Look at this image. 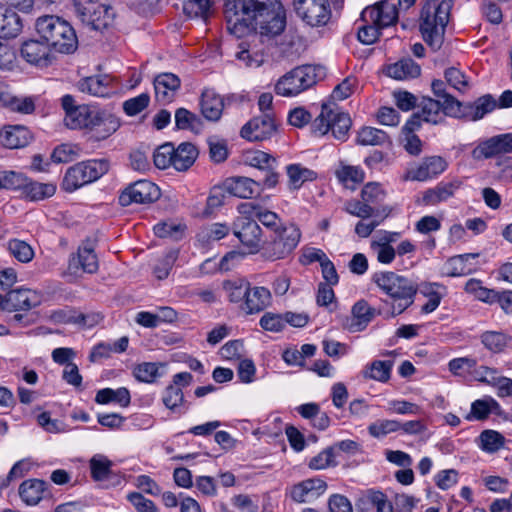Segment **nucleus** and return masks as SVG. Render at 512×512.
I'll return each mask as SVG.
<instances>
[{"label": "nucleus", "instance_id": "obj_51", "mask_svg": "<svg viewBox=\"0 0 512 512\" xmlns=\"http://www.w3.org/2000/svg\"><path fill=\"white\" fill-rule=\"evenodd\" d=\"M505 445V437L495 430H484L479 435V447L488 453H495Z\"/></svg>", "mask_w": 512, "mask_h": 512}, {"label": "nucleus", "instance_id": "obj_63", "mask_svg": "<svg viewBox=\"0 0 512 512\" xmlns=\"http://www.w3.org/2000/svg\"><path fill=\"white\" fill-rule=\"evenodd\" d=\"M245 159L246 163H248L250 166L262 171L266 168L277 166V159L275 157L260 150L248 152L245 156Z\"/></svg>", "mask_w": 512, "mask_h": 512}, {"label": "nucleus", "instance_id": "obj_33", "mask_svg": "<svg viewBox=\"0 0 512 512\" xmlns=\"http://www.w3.org/2000/svg\"><path fill=\"white\" fill-rule=\"evenodd\" d=\"M22 57L34 65H47L49 46L38 40L25 41L21 47Z\"/></svg>", "mask_w": 512, "mask_h": 512}, {"label": "nucleus", "instance_id": "obj_53", "mask_svg": "<svg viewBox=\"0 0 512 512\" xmlns=\"http://www.w3.org/2000/svg\"><path fill=\"white\" fill-rule=\"evenodd\" d=\"M250 283L244 279H235L225 281L223 288L226 291L228 298L233 303H243L246 299V294Z\"/></svg>", "mask_w": 512, "mask_h": 512}, {"label": "nucleus", "instance_id": "obj_47", "mask_svg": "<svg viewBox=\"0 0 512 512\" xmlns=\"http://www.w3.org/2000/svg\"><path fill=\"white\" fill-rule=\"evenodd\" d=\"M163 403L168 409L179 413H185L189 408L184 400L182 389L171 384L165 389Z\"/></svg>", "mask_w": 512, "mask_h": 512}, {"label": "nucleus", "instance_id": "obj_8", "mask_svg": "<svg viewBox=\"0 0 512 512\" xmlns=\"http://www.w3.org/2000/svg\"><path fill=\"white\" fill-rule=\"evenodd\" d=\"M301 239V231L294 224H288L273 231L269 240L262 245L265 259L276 261L288 257L296 249Z\"/></svg>", "mask_w": 512, "mask_h": 512}, {"label": "nucleus", "instance_id": "obj_62", "mask_svg": "<svg viewBox=\"0 0 512 512\" xmlns=\"http://www.w3.org/2000/svg\"><path fill=\"white\" fill-rule=\"evenodd\" d=\"M392 209L388 206H383L381 208V213L383 214L380 219H377V217H372L370 221L361 220L357 222L355 225V233L361 237V238H367L369 237L372 232L375 230L377 226L381 224V222L389 216Z\"/></svg>", "mask_w": 512, "mask_h": 512}, {"label": "nucleus", "instance_id": "obj_50", "mask_svg": "<svg viewBox=\"0 0 512 512\" xmlns=\"http://www.w3.org/2000/svg\"><path fill=\"white\" fill-rule=\"evenodd\" d=\"M477 254L467 253L451 257L446 263V275L449 277H460L468 275L472 269L467 265V260L476 258Z\"/></svg>", "mask_w": 512, "mask_h": 512}, {"label": "nucleus", "instance_id": "obj_37", "mask_svg": "<svg viewBox=\"0 0 512 512\" xmlns=\"http://www.w3.org/2000/svg\"><path fill=\"white\" fill-rule=\"evenodd\" d=\"M500 408V404L490 396L477 399L471 404V410L465 416V420L483 421L487 419L491 413H497Z\"/></svg>", "mask_w": 512, "mask_h": 512}, {"label": "nucleus", "instance_id": "obj_64", "mask_svg": "<svg viewBox=\"0 0 512 512\" xmlns=\"http://www.w3.org/2000/svg\"><path fill=\"white\" fill-rule=\"evenodd\" d=\"M27 176L16 171H2L0 189L22 192Z\"/></svg>", "mask_w": 512, "mask_h": 512}, {"label": "nucleus", "instance_id": "obj_18", "mask_svg": "<svg viewBox=\"0 0 512 512\" xmlns=\"http://www.w3.org/2000/svg\"><path fill=\"white\" fill-rule=\"evenodd\" d=\"M357 512H393L394 507L388 496L378 489H366L355 499Z\"/></svg>", "mask_w": 512, "mask_h": 512}, {"label": "nucleus", "instance_id": "obj_9", "mask_svg": "<svg viewBox=\"0 0 512 512\" xmlns=\"http://www.w3.org/2000/svg\"><path fill=\"white\" fill-rule=\"evenodd\" d=\"M75 10L83 24L97 31L109 28L115 19L111 6L95 0H75Z\"/></svg>", "mask_w": 512, "mask_h": 512}, {"label": "nucleus", "instance_id": "obj_30", "mask_svg": "<svg viewBox=\"0 0 512 512\" xmlns=\"http://www.w3.org/2000/svg\"><path fill=\"white\" fill-rule=\"evenodd\" d=\"M417 108V112L427 123L439 124L445 116H448L444 109V103L431 97H422Z\"/></svg>", "mask_w": 512, "mask_h": 512}, {"label": "nucleus", "instance_id": "obj_3", "mask_svg": "<svg viewBox=\"0 0 512 512\" xmlns=\"http://www.w3.org/2000/svg\"><path fill=\"white\" fill-rule=\"evenodd\" d=\"M371 282L386 296L381 299L385 307L384 318L390 319L410 308L418 292V284L395 271H378L372 274Z\"/></svg>", "mask_w": 512, "mask_h": 512}, {"label": "nucleus", "instance_id": "obj_61", "mask_svg": "<svg viewBox=\"0 0 512 512\" xmlns=\"http://www.w3.org/2000/svg\"><path fill=\"white\" fill-rule=\"evenodd\" d=\"M331 446L323 449L316 456L312 457L308 462V467L313 470H322L328 467H335L338 463L336 455Z\"/></svg>", "mask_w": 512, "mask_h": 512}, {"label": "nucleus", "instance_id": "obj_39", "mask_svg": "<svg viewBox=\"0 0 512 512\" xmlns=\"http://www.w3.org/2000/svg\"><path fill=\"white\" fill-rule=\"evenodd\" d=\"M356 142L362 146H385L391 145L389 135L374 127H363L357 133Z\"/></svg>", "mask_w": 512, "mask_h": 512}, {"label": "nucleus", "instance_id": "obj_59", "mask_svg": "<svg viewBox=\"0 0 512 512\" xmlns=\"http://www.w3.org/2000/svg\"><path fill=\"white\" fill-rule=\"evenodd\" d=\"M184 229V225L175 224L174 222L171 221L159 222L153 227V231L157 237L169 238L172 240L181 239Z\"/></svg>", "mask_w": 512, "mask_h": 512}, {"label": "nucleus", "instance_id": "obj_44", "mask_svg": "<svg viewBox=\"0 0 512 512\" xmlns=\"http://www.w3.org/2000/svg\"><path fill=\"white\" fill-rule=\"evenodd\" d=\"M113 463L103 454H95L89 460L91 478L100 482L107 480L112 474Z\"/></svg>", "mask_w": 512, "mask_h": 512}, {"label": "nucleus", "instance_id": "obj_21", "mask_svg": "<svg viewBox=\"0 0 512 512\" xmlns=\"http://www.w3.org/2000/svg\"><path fill=\"white\" fill-rule=\"evenodd\" d=\"M76 87L80 92L94 97L105 98L114 93L113 78L107 74L81 78Z\"/></svg>", "mask_w": 512, "mask_h": 512}, {"label": "nucleus", "instance_id": "obj_40", "mask_svg": "<svg viewBox=\"0 0 512 512\" xmlns=\"http://www.w3.org/2000/svg\"><path fill=\"white\" fill-rule=\"evenodd\" d=\"M393 362L390 360H374L362 370V376L366 380H375L386 383L390 380Z\"/></svg>", "mask_w": 512, "mask_h": 512}, {"label": "nucleus", "instance_id": "obj_2", "mask_svg": "<svg viewBox=\"0 0 512 512\" xmlns=\"http://www.w3.org/2000/svg\"><path fill=\"white\" fill-rule=\"evenodd\" d=\"M64 110V125L79 130L93 143L107 140L121 127L120 116L110 106L98 104H76L74 97L66 94L61 98Z\"/></svg>", "mask_w": 512, "mask_h": 512}, {"label": "nucleus", "instance_id": "obj_56", "mask_svg": "<svg viewBox=\"0 0 512 512\" xmlns=\"http://www.w3.org/2000/svg\"><path fill=\"white\" fill-rule=\"evenodd\" d=\"M398 235L394 233L389 237H385V242H372L371 248L377 255V260L381 264H391L396 256V250L390 245V242L393 241L392 236Z\"/></svg>", "mask_w": 512, "mask_h": 512}, {"label": "nucleus", "instance_id": "obj_45", "mask_svg": "<svg viewBox=\"0 0 512 512\" xmlns=\"http://www.w3.org/2000/svg\"><path fill=\"white\" fill-rule=\"evenodd\" d=\"M480 340L487 350L500 353L504 351L512 338L502 331H485L480 335Z\"/></svg>", "mask_w": 512, "mask_h": 512}, {"label": "nucleus", "instance_id": "obj_16", "mask_svg": "<svg viewBox=\"0 0 512 512\" xmlns=\"http://www.w3.org/2000/svg\"><path fill=\"white\" fill-rule=\"evenodd\" d=\"M463 186L460 178H452L449 181H441L433 188L423 191L422 196L417 203L423 206H436L441 202H446L454 197L456 192Z\"/></svg>", "mask_w": 512, "mask_h": 512}, {"label": "nucleus", "instance_id": "obj_26", "mask_svg": "<svg viewBox=\"0 0 512 512\" xmlns=\"http://www.w3.org/2000/svg\"><path fill=\"white\" fill-rule=\"evenodd\" d=\"M31 140L30 130L22 125H8L0 131V144L9 149L25 147Z\"/></svg>", "mask_w": 512, "mask_h": 512}, {"label": "nucleus", "instance_id": "obj_52", "mask_svg": "<svg viewBox=\"0 0 512 512\" xmlns=\"http://www.w3.org/2000/svg\"><path fill=\"white\" fill-rule=\"evenodd\" d=\"M7 250L10 255L21 263H29L34 258V249L25 241L10 239L7 242Z\"/></svg>", "mask_w": 512, "mask_h": 512}, {"label": "nucleus", "instance_id": "obj_6", "mask_svg": "<svg viewBox=\"0 0 512 512\" xmlns=\"http://www.w3.org/2000/svg\"><path fill=\"white\" fill-rule=\"evenodd\" d=\"M352 120L348 113L340 110L335 103H323L318 116L311 124L312 133L324 136L331 132L334 138L344 141L348 137Z\"/></svg>", "mask_w": 512, "mask_h": 512}, {"label": "nucleus", "instance_id": "obj_31", "mask_svg": "<svg viewBox=\"0 0 512 512\" xmlns=\"http://www.w3.org/2000/svg\"><path fill=\"white\" fill-rule=\"evenodd\" d=\"M334 175L345 188L355 190L365 179V171L360 166L348 165L340 162Z\"/></svg>", "mask_w": 512, "mask_h": 512}, {"label": "nucleus", "instance_id": "obj_5", "mask_svg": "<svg viewBox=\"0 0 512 512\" xmlns=\"http://www.w3.org/2000/svg\"><path fill=\"white\" fill-rule=\"evenodd\" d=\"M36 30L41 38L61 53H72L77 48V36L73 27L57 16H43L36 22Z\"/></svg>", "mask_w": 512, "mask_h": 512}, {"label": "nucleus", "instance_id": "obj_22", "mask_svg": "<svg viewBox=\"0 0 512 512\" xmlns=\"http://www.w3.org/2000/svg\"><path fill=\"white\" fill-rule=\"evenodd\" d=\"M234 235L250 252L259 250L262 238V229L254 219L237 220L234 223Z\"/></svg>", "mask_w": 512, "mask_h": 512}, {"label": "nucleus", "instance_id": "obj_4", "mask_svg": "<svg viewBox=\"0 0 512 512\" xmlns=\"http://www.w3.org/2000/svg\"><path fill=\"white\" fill-rule=\"evenodd\" d=\"M452 8L449 0H427L420 15V31L424 41L434 49L441 47Z\"/></svg>", "mask_w": 512, "mask_h": 512}, {"label": "nucleus", "instance_id": "obj_29", "mask_svg": "<svg viewBox=\"0 0 512 512\" xmlns=\"http://www.w3.org/2000/svg\"><path fill=\"white\" fill-rule=\"evenodd\" d=\"M56 189L54 183H42L27 177L20 195L27 201L37 202L52 197Z\"/></svg>", "mask_w": 512, "mask_h": 512}, {"label": "nucleus", "instance_id": "obj_20", "mask_svg": "<svg viewBox=\"0 0 512 512\" xmlns=\"http://www.w3.org/2000/svg\"><path fill=\"white\" fill-rule=\"evenodd\" d=\"M155 99L161 105L173 102L181 87L180 78L170 72L158 74L154 78Z\"/></svg>", "mask_w": 512, "mask_h": 512}, {"label": "nucleus", "instance_id": "obj_48", "mask_svg": "<svg viewBox=\"0 0 512 512\" xmlns=\"http://www.w3.org/2000/svg\"><path fill=\"white\" fill-rule=\"evenodd\" d=\"M465 291L488 304H494L499 299L498 291L482 286V282L478 279H469L465 284Z\"/></svg>", "mask_w": 512, "mask_h": 512}, {"label": "nucleus", "instance_id": "obj_17", "mask_svg": "<svg viewBox=\"0 0 512 512\" xmlns=\"http://www.w3.org/2000/svg\"><path fill=\"white\" fill-rule=\"evenodd\" d=\"M327 487V483L319 477L308 478L292 485L288 495L296 503H310L322 496Z\"/></svg>", "mask_w": 512, "mask_h": 512}, {"label": "nucleus", "instance_id": "obj_35", "mask_svg": "<svg viewBox=\"0 0 512 512\" xmlns=\"http://www.w3.org/2000/svg\"><path fill=\"white\" fill-rule=\"evenodd\" d=\"M288 176V188L291 191L299 190L305 182L317 179V173L299 163H293L286 166Z\"/></svg>", "mask_w": 512, "mask_h": 512}, {"label": "nucleus", "instance_id": "obj_58", "mask_svg": "<svg viewBox=\"0 0 512 512\" xmlns=\"http://www.w3.org/2000/svg\"><path fill=\"white\" fill-rule=\"evenodd\" d=\"M501 155L497 137H491L480 142L472 151V157L476 160L488 159Z\"/></svg>", "mask_w": 512, "mask_h": 512}, {"label": "nucleus", "instance_id": "obj_10", "mask_svg": "<svg viewBox=\"0 0 512 512\" xmlns=\"http://www.w3.org/2000/svg\"><path fill=\"white\" fill-rule=\"evenodd\" d=\"M315 68L300 66L283 75L275 84L276 94L284 97L296 96L316 83Z\"/></svg>", "mask_w": 512, "mask_h": 512}, {"label": "nucleus", "instance_id": "obj_14", "mask_svg": "<svg viewBox=\"0 0 512 512\" xmlns=\"http://www.w3.org/2000/svg\"><path fill=\"white\" fill-rule=\"evenodd\" d=\"M360 20L364 23H374L381 29L394 25L398 20L396 5L388 0H382L371 7H366Z\"/></svg>", "mask_w": 512, "mask_h": 512}, {"label": "nucleus", "instance_id": "obj_54", "mask_svg": "<svg viewBox=\"0 0 512 512\" xmlns=\"http://www.w3.org/2000/svg\"><path fill=\"white\" fill-rule=\"evenodd\" d=\"M159 365L154 362H142L133 367L132 374L139 382L154 383L161 376Z\"/></svg>", "mask_w": 512, "mask_h": 512}, {"label": "nucleus", "instance_id": "obj_55", "mask_svg": "<svg viewBox=\"0 0 512 512\" xmlns=\"http://www.w3.org/2000/svg\"><path fill=\"white\" fill-rule=\"evenodd\" d=\"M367 429L370 436L380 439L390 433L400 431V422L392 419H381L371 423Z\"/></svg>", "mask_w": 512, "mask_h": 512}, {"label": "nucleus", "instance_id": "obj_11", "mask_svg": "<svg viewBox=\"0 0 512 512\" xmlns=\"http://www.w3.org/2000/svg\"><path fill=\"white\" fill-rule=\"evenodd\" d=\"M296 15L311 27H322L329 23L332 10L329 0H293Z\"/></svg>", "mask_w": 512, "mask_h": 512}, {"label": "nucleus", "instance_id": "obj_13", "mask_svg": "<svg viewBox=\"0 0 512 512\" xmlns=\"http://www.w3.org/2000/svg\"><path fill=\"white\" fill-rule=\"evenodd\" d=\"M277 130L276 116L262 114L252 118L241 129L242 138L249 141H263L269 139Z\"/></svg>", "mask_w": 512, "mask_h": 512}, {"label": "nucleus", "instance_id": "obj_25", "mask_svg": "<svg viewBox=\"0 0 512 512\" xmlns=\"http://www.w3.org/2000/svg\"><path fill=\"white\" fill-rule=\"evenodd\" d=\"M33 298L35 295L29 289L11 290L0 294V308L8 312L30 310L35 305Z\"/></svg>", "mask_w": 512, "mask_h": 512}, {"label": "nucleus", "instance_id": "obj_49", "mask_svg": "<svg viewBox=\"0 0 512 512\" xmlns=\"http://www.w3.org/2000/svg\"><path fill=\"white\" fill-rule=\"evenodd\" d=\"M386 195L383 186L377 182L366 183L360 192V197L371 208H379L378 206L385 200Z\"/></svg>", "mask_w": 512, "mask_h": 512}, {"label": "nucleus", "instance_id": "obj_7", "mask_svg": "<svg viewBox=\"0 0 512 512\" xmlns=\"http://www.w3.org/2000/svg\"><path fill=\"white\" fill-rule=\"evenodd\" d=\"M108 170L109 162L105 159H91L78 162L66 170L61 188L69 193L74 192L98 180L105 175Z\"/></svg>", "mask_w": 512, "mask_h": 512}, {"label": "nucleus", "instance_id": "obj_27", "mask_svg": "<svg viewBox=\"0 0 512 512\" xmlns=\"http://www.w3.org/2000/svg\"><path fill=\"white\" fill-rule=\"evenodd\" d=\"M271 302L269 289L261 286H249L246 299L240 306L247 314H254L263 311Z\"/></svg>", "mask_w": 512, "mask_h": 512}, {"label": "nucleus", "instance_id": "obj_36", "mask_svg": "<svg viewBox=\"0 0 512 512\" xmlns=\"http://www.w3.org/2000/svg\"><path fill=\"white\" fill-rule=\"evenodd\" d=\"M197 157L196 146L190 142H183L177 148L174 147L173 168L177 171H186L194 164Z\"/></svg>", "mask_w": 512, "mask_h": 512}, {"label": "nucleus", "instance_id": "obj_34", "mask_svg": "<svg viewBox=\"0 0 512 512\" xmlns=\"http://www.w3.org/2000/svg\"><path fill=\"white\" fill-rule=\"evenodd\" d=\"M386 73L396 80H406L420 76L421 67L413 59L404 58L389 65Z\"/></svg>", "mask_w": 512, "mask_h": 512}, {"label": "nucleus", "instance_id": "obj_19", "mask_svg": "<svg viewBox=\"0 0 512 512\" xmlns=\"http://www.w3.org/2000/svg\"><path fill=\"white\" fill-rule=\"evenodd\" d=\"M69 270L77 272L81 270L88 274H94L99 269V262L90 240H85L78 247L77 253L69 260Z\"/></svg>", "mask_w": 512, "mask_h": 512}, {"label": "nucleus", "instance_id": "obj_43", "mask_svg": "<svg viewBox=\"0 0 512 512\" xmlns=\"http://www.w3.org/2000/svg\"><path fill=\"white\" fill-rule=\"evenodd\" d=\"M22 30L19 15L12 9L6 8L0 15V38H14Z\"/></svg>", "mask_w": 512, "mask_h": 512}, {"label": "nucleus", "instance_id": "obj_15", "mask_svg": "<svg viewBox=\"0 0 512 512\" xmlns=\"http://www.w3.org/2000/svg\"><path fill=\"white\" fill-rule=\"evenodd\" d=\"M448 168L447 161L441 156L424 157L422 161L414 168L409 169L405 176V180L424 182L444 173Z\"/></svg>", "mask_w": 512, "mask_h": 512}, {"label": "nucleus", "instance_id": "obj_23", "mask_svg": "<svg viewBox=\"0 0 512 512\" xmlns=\"http://www.w3.org/2000/svg\"><path fill=\"white\" fill-rule=\"evenodd\" d=\"M497 108V100L491 94H485L472 103H462L459 114L453 117H461L469 121H477Z\"/></svg>", "mask_w": 512, "mask_h": 512}, {"label": "nucleus", "instance_id": "obj_46", "mask_svg": "<svg viewBox=\"0 0 512 512\" xmlns=\"http://www.w3.org/2000/svg\"><path fill=\"white\" fill-rule=\"evenodd\" d=\"M344 211L352 216L361 218L363 220L370 219L372 217H378L381 213L380 208H371L366 202L361 199H350L344 203Z\"/></svg>", "mask_w": 512, "mask_h": 512}, {"label": "nucleus", "instance_id": "obj_1", "mask_svg": "<svg viewBox=\"0 0 512 512\" xmlns=\"http://www.w3.org/2000/svg\"><path fill=\"white\" fill-rule=\"evenodd\" d=\"M227 31L241 38L235 56L247 67H259L264 53L258 48L257 35L269 39L286 28V10L280 0H226L223 8Z\"/></svg>", "mask_w": 512, "mask_h": 512}, {"label": "nucleus", "instance_id": "obj_28", "mask_svg": "<svg viewBox=\"0 0 512 512\" xmlns=\"http://www.w3.org/2000/svg\"><path fill=\"white\" fill-rule=\"evenodd\" d=\"M201 113L208 121H218L221 118L224 102L214 90L205 89L200 99Z\"/></svg>", "mask_w": 512, "mask_h": 512}, {"label": "nucleus", "instance_id": "obj_42", "mask_svg": "<svg viewBox=\"0 0 512 512\" xmlns=\"http://www.w3.org/2000/svg\"><path fill=\"white\" fill-rule=\"evenodd\" d=\"M432 91L444 103L446 114L453 117L459 114L461 102L446 91V83L442 80H433L431 84Z\"/></svg>", "mask_w": 512, "mask_h": 512}, {"label": "nucleus", "instance_id": "obj_12", "mask_svg": "<svg viewBox=\"0 0 512 512\" xmlns=\"http://www.w3.org/2000/svg\"><path fill=\"white\" fill-rule=\"evenodd\" d=\"M160 190L156 184L149 180H139L129 185L119 196V203L122 206H129L132 203L146 204L157 200Z\"/></svg>", "mask_w": 512, "mask_h": 512}, {"label": "nucleus", "instance_id": "obj_38", "mask_svg": "<svg viewBox=\"0 0 512 512\" xmlns=\"http://www.w3.org/2000/svg\"><path fill=\"white\" fill-rule=\"evenodd\" d=\"M46 482L40 479L25 480L19 486V496L27 505H36L43 498Z\"/></svg>", "mask_w": 512, "mask_h": 512}, {"label": "nucleus", "instance_id": "obj_32", "mask_svg": "<svg viewBox=\"0 0 512 512\" xmlns=\"http://www.w3.org/2000/svg\"><path fill=\"white\" fill-rule=\"evenodd\" d=\"M381 311H385L383 305L379 309H375L364 299L357 301L351 310L355 320L353 324L356 327L355 331L364 330L377 315L384 316V313H380Z\"/></svg>", "mask_w": 512, "mask_h": 512}, {"label": "nucleus", "instance_id": "obj_41", "mask_svg": "<svg viewBox=\"0 0 512 512\" xmlns=\"http://www.w3.org/2000/svg\"><path fill=\"white\" fill-rule=\"evenodd\" d=\"M95 402L98 404L115 402L121 407H128L131 403V395L126 387H120L116 390L104 388L96 393Z\"/></svg>", "mask_w": 512, "mask_h": 512}, {"label": "nucleus", "instance_id": "obj_60", "mask_svg": "<svg viewBox=\"0 0 512 512\" xmlns=\"http://www.w3.org/2000/svg\"><path fill=\"white\" fill-rule=\"evenodd\" d=\"M175 127L178 130H194L201 124L200 118L186 108L175 111Z\"/></svg>", "mask_w": 512, "mask_h": 512}, {"label": "nucleus", "instance_id": "obj_24", "mask_svg": "<svg viewBox=\"0 0 512 512\" xmlns=\"http://www.w3.org/2000/svg\"><path fill=\"white\" fill-rule=\"evenodd\" d=\"M224 187L230 195L242 199H251L261 193V183L244 176L227 178Z\"/></svg>", "mask_w": 512, "mask_h": 512}, {"label": "nucleus", "instance_id": "obj_57", "mask_svg": "<svg viewBox=\"0 0 512 512\" xmlns=\"http://www.w3.org/2000/svg\"><path fill=\"white\" fill-rule=\"evenodd\" d=\"M231 229L226 223H212L198 234L201 241L211 243L219 241L229 235Z\"/></svg>", "mask_w": 512, "mask_h": 512}]
</instances>
